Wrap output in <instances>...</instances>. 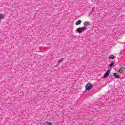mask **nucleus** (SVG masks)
<instances>
[{
  "label": "nucleus",
  "mask_w": 125,
  "mask_h": 125,
  "mask_svg": "<svg viewBox=\"0 0 125 125\" xmlns=\"http://www.w3.org/2000/svg\"><path fill=\"white\" fill-rule=\"evenodd\" d=\"M115 65V62H111L109 65V67H113V66H114Z\"/></svg>",
  "instance_id": "1a4fd4ad"
},
{
  "label": "nucleus",
  "mask_w": 125,
  "mask_h": 125,
  "mask_svg": "<svg viewBox=\"0 0 125 125\" xmlns=\"http://www.w3.org/2000/svg\"><path fill=\"white\" fill-rule=\"evenodd\" d=\"M113 76L115 79H120V75L117 74V73H113Z\"/></svg>",
  "instance_id": "20e7f679"
},
{
  "label": "nucleus",
  "mask_w": 125,
  "mask_h": 125,
  "mask_svg": "<svg viewBox=\"0 0 125 125\" xmlns=\"http://www.w3.org/2000/svg\"><path fill=\"white\" fill-rule=\"evenodd\" d=\"M64 58H62V59L59 60L58 61V65H59V63H62L63 62V60H64Z\"/></svg>",
  "instance_id": "0eeeda50"
},
{
  "label": "nucleus",
  "mask_w": 125,
  "mask_h": 125,
  "mask_svg": "<svg viewBox=\"0 0 125 125\" xmlns=\"http://www.w3.org/2000/svg\"><path fill=\"white\" fill-rule=\"evenodd\" d=\"M83 24L84 26L83 27H85V26H89V22L88 21H85Z\"/></svg>",
  "instance_id": "39448f33"
},
{
  "label": "nucleus",
  "mask_w": 125,
  "mask_h": 125,
  "mask_svg": "<svg viewBox=\"0 0 125 125\" xmlns=\"http://www.w3.org/2000/svg\"><path fill=\"white\" fill-rule=\"evenodd\" d=\"M109 59L111 60H113V59H115V56L113 55H111L109 57Z\"/></svg>",
  "instance_id": "6e6552de"
},
{
  "label": "nucleus",
  "mask_w": 125,
  "mask_h": 125,
  "mask_svg": "<svg viewBox=\"0 0 125 125\" xmlns=\"http://www.w3.org/2000/svg\"><path fill=\"white\" fill-rule=\"evenodd\" d=\"M86 30V27H79L78 28L76 29L77 32L79 33V34H81L83 32H84V31Z\"/></svg>",
  "instance_id": "f03ea898"
},
{
  "label": "nucleus",
  "mask_w": 125,
  "mask_h": 125,
  "mask_svg": "<svg viewBox=\"0 0 125 125\" xmlns=\"http://www.w3.org/2000/svg\"><path fill=\"white\" fill-rule=\"evenodd\" d=\"M81 23H82V21L79 20L75 23V25H80Z\"/></svg>",
  "instance_id": "423d86ee"
},
{
  "label": "nucleus",
  "mask_w": 125,
  "mask_h": 125,
  "mask_svg": "<svg viewBox=\"0 0 125 125\" xmlns=\"http://www.w3.org/2000/svg\"><path fill=\"white\" fill-rule=\"evenodd\" d=\"M111 73V70L109 69L106 71L105 73H104V78H108V76H109V74Z\"/></svg>",
  "instance_id": "7ed1b4c3"
},
{
  "label": "nucleus",
  "mask_w": 125,
  "mask_h": 125,
  "mask_svg": "<svg viewBox=\"0 0 125 125\" xmlns=\"http://www.w3.org/2000/svg\"><path fill=\"white\" fill-rule=\"evenodd\" d=\"M93 88V85H92V83H88L85 85V89L87 91H90V90H91Z\"/></svg>",
  "instance_id": "f257e3e1"
},
{
  "label": "nucleus",
  "mask_w": 125,
  "mask_h": 125,
  "mask_svg": "<svg viewBox=\"0 0 125 125\" xmlns=\"http://www.w3.org/2000/svg\"><path fill=\"white\" fill-rule=\"evenodd\" d=\"M124 71V68H120L119 70V73H122V72Z\"/></svg>",
  "instance_id": "9d476101"
}]
</instances>
